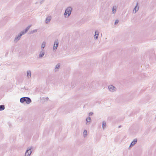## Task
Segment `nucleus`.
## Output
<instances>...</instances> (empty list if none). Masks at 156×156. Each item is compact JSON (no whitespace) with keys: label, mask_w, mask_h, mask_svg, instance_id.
<instances>
[{"label":"nucleus","mask_w":156,"mask_h":156,"mask_svg":"<svg viewBox=\"0 0 156 156\" xmlns=\"http://www.w3.org/2000/svg\"><path fill=\"white\" fill-rule=\"evenodd\" d=\"M72 9V8L71 7H69L65 9L64 14V16L65 18L69 17L71 14Z\"/></svg>","instance_id":"f03ea898"},{"label":"nucleus","mask_w":156,"mask_h":156,"mask_svg":"<svg viewBox=\"0 0 156 156\" xmlns=\"http://www.w3.org/2000/svg\"><path fill=\"white\" fill-rule=\"evenodd\" d=\"M27 76L28 78H30L31 77V71L30 70L27 71Z\"/></svg>","instance_id":"4468645a"},{"label":"nucleus","mask_w":156,"mask_h":156,"mask_svg":"<svg viewBox=\"0 0 156 156\" xmlns=\"http://www.w3.org/2000/svg\"><path fill=\"white\" fill-rule=\"evenodd\" d=\"M2 22V21L0 22V23H1Z\"/></svg>","instance_id":"c756f323"},{"label":"nucleus","mask_w":156,"mask_h":156,"mask_svg":"<svg viewBox=\"0 0 156 156\" xmlns=\"http://www.w3.org/2000/svg\"><path fill=\"white\" fill-rule=\"evenodd\" d=\"M139 8V6H138V3L137 2L136 3V6L133 10V12L134 13H135L138 10Z\"/></svg>","instance_id":"0eeeda50"},{"label":"nucleus","mask_w":156,"mask_h":156,"mask_svg":"<svg viewBox=\"0 0 156 156\" xmlns=\"http://www.w3.org/2000/svg\"><path fill=\"white\" fill-rule=\"evenodd\" d=\"M93 114V113L92 112H90L89 113V116L92 115Z\"/></svg>","instance_id":"393cba45"},{"label":"nucleus","mask_w":156,"mask_h":156,"mask_svg":"<svg viewBox=\"0 0 156 156\" xmlns=\"http://www.w3.org/2000/svg\"><path fill=\"white\" fill-rule=\"evenodd\" d=\"M48 22H49V16H48L46 18V20H45V23H48Z\"/></svg>","instance_id":"5701e85b"},{"label":"nucleus","mask_w":156,"mask_h":156,"mask_svg":"<svg viewBox=\"0 0 156 156\" xmlns=\"http://www.w3.org/2000/svg\"><path fill=\"white\" fill-rule=\"evenodd\" d=\"M6 22H4V23H3L2 24V25H5V23H6Z\"/></svg>","instance_id":"a878e982"},{"label":"nucleus","mask_w":156,"mask_h":156,"mask_svg":"<svg viewBox=\"0 0 156 156\" xmlns=\"http://www.w3.org/2000/svg\"><path fill=\"white\" fill-rule=\"evenodd\" d=\"M87 134V131L86 130H85L83 132V136L84 137H85Z\"/></svg>","instance_id":"412c9836"},{"label":"nucleus","mask_w":156,"mask_h":156,"mask_svg":"<svg viewBox=\"0 0 156 156\" xmlns=\"http://www.w3.org/2000/svg\"><path fill=\"white\" fill-rule=\"evenodd\" d=\"M37 30H36V29L32 31H30L29 34H33L34 33L36 32H37Z\"/></svg>","instance_id":"4be33fe9"},{"label":"nucleus","mask_w":156,"mask_h":156,"mask_svg":"<svg viewBox=\"0 0 156 156\" xmlns=\"http://www.w3.org/2000/svg\"><path fill=\"white\" fill-rule=\"evenodd\" d=\"M25 97H22L20 98V101L21 103H23L25 102Z\"/></svg>","instance_id":"f3484780"},{"label":"nucleus","mask_w":156,"mask_h":156,"mask_svg":"<svg viewBox=\"0 0 156 156\" xmlns=\"http://www.w3.org/2000/svg\"><path fill=\"white\" fill-rule=\"evenodd\" d=\"M86 125H89L90 124V122L91 121V118L90 117H88L86 118Z\"/></svg>","instance_id":"9b49d317"},{"label":"nucleus","mask_w":156,"mask_h":156,"mask_svg":"<svg viewBox=\"0 0 156 156\" xmlns=\"http://www.w3.org/2000/svg\"><path fill=\"white\" fill-rule=\"evenodd\" d=\"M99 32L97 31H96L95 32L94 37L96 39H98V38Z\"/></svg>","instance_id":"dca6fc26"},{"label":"nucleus","mask_w":156,"mask_h":156,"mask_svg":"<svg viewBox=\"0 0 156 156\" xmlns=\"http://www.w3.org/2000/svg\"><path fill=\"white\" fill-rule=\"evenodd\" d=\"M31 25H30L28 26L25 29V30L21 31L22 33H24V34H25L26 32L28 31L29 29L31 27Z\"/></svg>","instance_id":"ddd939ff"},{"label":"nucleus","mask_w":156,"mask_h":156,"mask_svg":"<svg viewBox=\"0 0 156 156\" xmlns=\"http://www.w3.org/2000/svg\"><path fill=\"white\" fill-rule=\"evenodd\" d=\"M50 18V17L49 16V21H50V20H51V18Z\"/></svg>","instance_id":"c85d7f7f"},{"label":"nucleus","mask_w":156,"mask_h":156,"mask_svg":"<svg viewBox=\"0 0 156 156\" xmlns=\"http://www.w3.org/2000/svg\"><path fill=\"white\" fill-rule=\"evenodd\" d=\"M46 100H47H47H48V97H47V98H46Z\"/></svg>","instance_id":"bb28decb"},{"label":"nucleus","mask_w":156,"mask_h":156,"mask_svg":"<svg viewBox=\"0 0 156 156\" xmlns=\"http://www.w3.org/2000/svg\"><path fill=\"white\" fill-rule=\"evenodd\" d=\"M60 63H58L57 64L56 66H55V72L58 71L59 68H60Z\"/></svg>","instance_id":"9d476101"},{"label":"nucleus","mask_w":156,"mask_h":156,"mask_svg":"<svg viewBox=\"0 0 156 156\" xmlns=\"http://www.w3.org/2000/svg\"><path fill=\"white\" fill-rule=\"evenodd\" d=\"M25 102L26 104H29L31 102V100L30 98L25 97Z\"/></svg>","instance_id":"6e6552de"},{"label":"nucleus","mask_w":156,"mask_h":156,"mask_svg":"<svg viewBox=\"0 0 156 156\" xmlns=\"http://www.w3.org/2000/svg\"><path fill=\"white\" fill-rule=\"evenodd\" d=\"M5 108V106L3 105H0V111L4 110Z\"/></svg>","instance_id":"6ab92c4d"},{"label":"nucleus","mask_w":156,"mask_h":156,"mask_svg":"<svg viewBox=\"0 0 156 156\" xmlns=\"http://www.w3.org/2000/svg\"><path fill=\"white\" fill-rule=\"evenodd\" d=\"M24 34V33L21 32L20 34H18V36L15 38L14 41L16 43L21 38L22 35Z\"/></svg>","instance_id":"20e7f679"},{"label":"nucleus","mask_w":156,"mask_h":156,"mask_svg":"<svg viewBox=\"0 0 156 156\" xmlns=\"http://www.w3.org/2000/svg\"><path fill=\"white\" fill-rule=\"evenodd\" d=\"M31 148H30L29 149H27L25 153V156H30L31 153Z\"/></svg>","instance_id":"423d86ee"},{"label":"nucleus","mask_w":156,"mask_h":156,"mask_svg":"<svg viewBox=\"0 0 156 156\" xmlns=\"http://www.w3.org/2000/svg\"><path fill=\"white\" fill-rule=\"evenodd\" d=\"M46 45V42L44 41L43 43L42 44L41 46V49L43 50V49L44 48L45 46Z\"/></svg>","instance_id":"a211bd4d"},{"label":"nucleus","mask_w":156,"mask_h":156,"mask_svg":"<svg viewBox=\"0 0 156 156\" xmlns=\"http://www.w3.org/2000/svg\"><path fill=\"white\" fill-rule=\"evenodd\" d=\"M109 90L111 92H114L116 90L115 87L112 85H110L108 86Z\"/></svg>","instance_id":"39448f33"},{"label":"nucleus","mask_w":156,"mask_h":156,"mask_svg":"<svg viewBox=\"0 0 156 156\" xmlns=\"http://www.w3.org/2000/svg\"><path fill=\"white\" fill-rule=\"evenodd\" d=\"M42 2H43V1H41V2H40V3H41V4H42Z\"/></svg>","instance_id":"cd10ccee"},{"label":"nucleus","mask_w":156,"mask_h":156,"mask_svg":"<svg viewBox=\"0 0 156 156\" xmlns=\"http://www.w3.org/2000/svg\"><path fill=\"white\" fill-rule=\"evenodd\" d=\"M118 22H119V20H116L115 21V24L116 25V24H117L118 23Z\"/></svg>","instance_id":"b1692460"},{"label":"nucleus","mask_w":156,"mask_h":156,"mask_svg":"<svg viewBox=\"0 0 156 156\" xmlns=\"http://www.w3.org/2000/svg\"><path fill=\"white\" fill-rule=\"evenodd\" d=\"M59 44L58 41V40H55L54 42V44L53 48V51H55L57 47H58Z\"/></svg>","instance_id":"7ed1b4c3"},{"label":"nucleus","mask_w":156,"mask_h":156,"mask_svg":"<svg viewBox=\"0 0 156 156\" xmlns=\"http://www.w3.org/2000/svg\"><path fill=\"white\" fill-rule=\"evenodd\" d=\"M44 52L43 51H41L40 52V54L38 56V58H41L43 57V56H44Z\"/></svg>","instance_id":"f8f14e48"},{"label":"nucleus","mask_w":156,"mask_h":156,"mask_svg":"<svg viewBox=\"0 0 156 156\" xmlns=\"http://www.w3.org/2000/svg\"><path fill=\"white\" fill-rule=\"evenodd\" d=\"M137 142V139H134L133 140V141L131 143L130 145V146L129 147V148L130 147H131L133 146H134L135 144Z\"/></svg>","instance_id":"1a4fd4ad"},{"label":"nucleus","mask_w":156,"mask_h":156,"mask_svg":"<svg viewBox=\"0 0 156 156\" xmlns=\"http://www.w3.org/2000/svg\"><path fill=\"white\" fill-rule=\"evenodd\" d=\"M99 86V83L96 81L91 82L89 85V87L91 89L94 90L97 89Z\"/></svg>","instance_id":"f257e3e1"},{"label":"nucleus","mask_w":156,"mask_h":156,"mask_svg":"<svg viewBox=\"0 0 156 156\" xmlns=\"http://www.w3.org/2000/svg\"><path fill=\"white\" fill-rule=\"evenodd\" d=\"M106 122L105 121H103L102 122V128L103 129H104L106 127Z\"/></svg>","instance_id":"aec40b11"},{"label":"nucleus","mask_w":156,"mask_h":156,"mask_svg":"<svg viewBox=\"0 0 156 156\" xmlns=\"http://www.w3.org/2000/svg\"><path fill=\"white\" fill-rule=\"evenodd\" d=\"M116 9H117V7L115 6H114L113 7L112 10V14L115 13L116 12Z\"/></svg>","instance_id":"2eb2a0df"}]
</instances>
